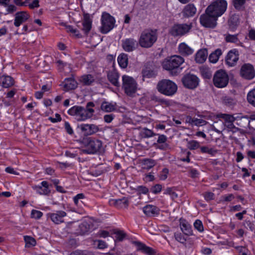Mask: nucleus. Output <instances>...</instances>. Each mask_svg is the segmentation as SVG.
Instances as JSON below:
<instances>
[{"label":"nucleus","mask_w":255,"mask_h":255,"mask_svg":"<svg viewBox=\"0 0 255 255\" xmlns=\"http://www.w3.org/2000/svg\"><path fill=\"white\" fill-rule=\"evenodd\" d=\"M78 128L85 136L93 135L99 130V126L95 124H82L78 126Z\"/></svg>","instance_id":"15"},{"label":"nucleus","mask_w":255,"mask_h":255,"mask_svg":"<svg viewBox=\"0 0 255 255\" xmlns=\"http://www.w3.org/2000/svg\"><path fill=\"white\" fill-rule=\"evenodd\" d=\"M247 99L248 103L255 107V88L250 91L247 96Z\"/></svg>","instance_id":"39"},{"label":"nucleus","mask_w":255,"mask_h":255,"mask_svg":"<svg viewBox=\"0 0 255 255\" xmlns=\"http://www.w3.org/2000/svg\"><path fill=\"white\" fill-rule=\"evenodd\" d=\"M207 50L205 48L201 49L196 53L195 60L197 63H203L207 59Z\"/></svg>","instance_id":"29"},{"label":"nucleus","mask_w":255,"mask_h":255,"mask_svg":"<svg viewBox=\"0 0 255 255\" xmlns=\"http://www.w3.org/2000/svg\"><path fill=\"white\" fill-rule=\"evenodd\" d=\"M222 54V50L220 49H217L209 55V59L211 62L215 63L218 61L220 56Z\"/></svg>","instance_id":"37"},{"label":"nucleus","mask_w":255,"mask_h":255,"mask_svg":"<svg viewBox=\"0 0 255 255\" xmlns=\"http://www.w3.org/2000/svg\"><path fill=\"white\" fill-rule=\"evenodd\" d=\"M141 163L144 166L142 168L148 170L153 166H154L156 163L155 160L150 158H144L141 160Z\"/></svg>","instance_id":"36"},{"label":"nucleus","mask_w":255,"mask_h":255,"mask_svg":"<svg viewBox=\"0 0 255 255\" xmlns=\"http://www.w3.org/2000/svg\"><path fill=\"white\" fill-rule=\"evenodd\" d=\"M227 4L226 0H215L207 6L206 10L208 13L213 14L218 18L226 11Z\"/></svg>","instance_id":"4"},{"label":"nucleus","mask_w":255,"mask_h":255,"mask_svg":"<svg viewBox=\"0 0 255 255\" xmlns=\"http://www.w3.org/2000/svg\"><path fill=\"white\" fill-rule=\"evenodd\" d=\"M239 24V17L237 14H233L229 20V24L231 28H235Z\"/></svg>","instance_id":"38"},{"label":"nucleus","mask_w":255,"mask_h":255,"mask_svg":"<svg viewBox=\"0 0 255 255\" xmlns=\"http://www.w3.org/2000/svg\"><path fill=\"white\" fill-rule=\"evenodd\" d=\"M194 227L198 232L202 233L204 231V227L202 222L200 220H195L194 223Z\"/></svg>","instance_id":"56"},{"label":"nucleus","mask_w":255,"mask_h":255,"mask_svg":"<svg viewBox=\"0 0 255 255\" xmlns=\"http://www.w3.org/2000/svg\"><path fill=\"white\" fill-rule=\"evenodd\" d=\"M217 19L218 18L213 14L208 13L205 10V13L202 14L200 17V22L205 27L213 28L217 25Z\"/></svg>","instance_id":"10"},{"label":"nucleus","mask_w":255,"mask_h":255,"mask_svg":"<svg viewBox=\"0 0 255 255\" xmlns=\"http://www.w3.org/2000/svg\"><path fill=\"white\" fill-rule=\"evenodd\" d=\"M201 152L203 153H208L212 155H215L217 152V150L213 148H210L208 146H202L200 147Z\"/></svg>","instance_id":"51"},{"label":"nucleus","mask_w":255,"mask_h":255,"mask_svg":"<svg viewBox=\"0 0 255 255\" xmlns=\"http://www.w3.org/2000/svg\"><path fill=\"white\" fill-rule=\"evenodd\" d=\"M138 42L132 38H126L122 40V47L126 52H132L138 47Z\"/></svg>","instance_id":"17"},{"label":"nucleus","mask_w":255,"mask_h":255,"mask_svg":"<svg viewBox=\"0 0 255 255\" xmlns=\"http://www.w3.org/2000/svg\"><path fill=\"white\" fill-rule=\"evenodd\" d=\"M150 100L155 103L160 105H164L168 106L170 105V102L164 99L161 98L160 97L157 96L154 94L151 95L150 97Z\"/></svg>","instance_id":"34"},{"label":"nucleus","mask_w":255,"mask_h":255,"mask_svg":"<svg viewBox=\"0 0 255 255\" xmlns=\"http://www.w3.org/2000/svg\"><path fill=\"white\" fill-rule=\"evenodd\" d=\"M164 194L169 195L173 200L177 198L178 197L177 194L174 191V189L173 188H167L165 190Z\"/></svg>","instance_id":"53"},{"label":"nucleus","mask_w":255,"mask_h":255,"mask_svg":"<svg viewBox=\"0 0 255 255\" xmlns=\"http://www.w3.org/2000/svg\"><path fill=\"white\" fill-rule=\"evenodd\" d=\"M239 59V53L237 49H233L229 51L226 57L225 62L229 67L235 66Z\"/></svg>","instance_id":"16"},{"label":"nucleus","mask_w":255,"mask_h":255,"mask_svg":"<svg viewBox=\"0 0 255 255\" xmlns=\"http://www.w3.org/2000/svg\"><path fill=\"white\" fill-rule=\"evenodd\" d=\"M32 189L40 195H47L50 193L49 185L47 181H42L40 185H33Z\"/></svg>","instance_id":"18"},{"label":"nucleus","mask_w":255,"mask_h":255,"mask_svg":"<svg viewBox=\"0 0 255 255\" xmlns=\"http://www.w3.org/2000/svg\"><path fill=\"white\" fill-rule=\"evenodd\" d=\"M118 62L121 68H126L128 64V55L124 53L120 54L118 57Z\"/></svg>","instance_id":"31"},{"label":"nucleus","mask_w":255,"mask_h":255,"mask_svg":"<svg viewBox=\"0 0 255 255\" xmlns=\"http://www.w3.org/2000/svg\"><path fill=\"white\" fill-rule=\"evenodd\" d=\"M133 244L137 247V250L147 255H154L155 251L151 248L147 246L145 244L138 242L135 241Z\"/></svg>","instance_id":"20"},{"label":"nucleus","mask_w":255,"mask_h":255,"mask_svg":"<svg viewBox=\"0 0 255 255\" xmlns=\"http://www.w3.org/2000/svg\"><path fill=\"white\" fill-rule=\"evenodd\" d=\"M223 103L227 106H231L236 104V101L231 97L226 96L223 98Z\"/></svg>","instance_id":"55"},{"label":"nucleus","mask_w":255,"mask_h":255,"mask_svg":"<svg viewBox=\"0 0 255 255\" xmlns=\"http://www.w3.org/2000/svg\"><path fill=\"white\" fill-rule=\"evenodd\" d=\"M84 195L82 193L77 194L73 198L75 204L77 206H81L82 204H83L82 199H84Z\"/></svg>","instance_id":"50"},{"label":"nucleus","mask_w":255,"mask_h":255,"mask_svg":"<svg viewBox=\"0 0 255 255\" xmlns=\"http://www.w3.org/2000/svg\"><path fill=\"white\" fill-rule=\"evenodd\" d=\"M43 215L42 212L40 211L32 210L31 212V217L35 219H40Z\"/></svg>","instance_id":"58"},{"label":"nucleus","mask_w":255,"mask_h":255,"mask_svg":"<svg viewBox=\"0 0 255 255\" xmlns=\"http://www.w3.org/2000/svg\"><path fill=\"white\" fill-rule=\"evenodd\" d=\"M111 205H115L117 208H127L128 205V200L126 197L118 199H112L109 201Z\"/></svg>","instance_id":"27"},{"label":"nucleus","mask_w":255,"mask_h":255,"mask_svg":"<svg viewBox=\"0 0 255 255\" xmlns=\"http://www.w3.org/2000/svg\"><path fill=\"white\" fill-rule=\"evenodd\" d=\"M218 117L224 119L225 120V123H234L237 119L232 115L226 114H219L218 115Z\"/></svg>","instance_id":"41"},{"label":"nucleus","mask_w":255,"mask_h":255,"mask_svg":"<svg viewBox=\"0 0 255 255\" xmlns=\"http://www.w3.org/2000/svg\"><path fill=\"white\" fill-rule=\"evenodd\" d=\"M169 174V170L167 168H164L159 174V178L161 180H165Z\"/></svg>","instance_id":"57"},{"label":"nucleus","mask_w":255,"mask_h":255,"mask_svg":"<svg viewBox=\"0 0 255 255\" xmlns=\"http://www.w3.org/2000/svg\"><path fill=\"white\" fill-rule=\"evenodd\" d=\"M156 135H158V138L157 140V142L158 143L161 144V143H165L166 142V141L167 140V138L166 136H165L164 134H156Z\"/></svg>","instance_id":"63"},{"label":"nucleus","mask_w":255,"mask_h":255,"mask_svg":"<svg viewBox=\"0 0 255 255\" xmlns=\"http://www.w3.org/2000/svg\"><path fill=\"white\" fill-rule=\"evenodd\" d=\"M116 239L119 241H122L126 236V233L123 231H118L115 232Z\"/></svg>","instance_id":"59"},{"label":"nucleus","mask_w":255,"mask_h":255,"mask_svg":"<svg viewBox=\"0 0 255 255\" xmlns=\"http://www.w3.org/2000/svg\"><path fill=\"white\" fill-rule=\"evenodd\" d=\"M94 106V104L92 102H88L85 108L81 106L79 121H84L90 119L95 112L92 108Z\"/></svg>","instance_id":"12"},{"label":"nucleus","mask_w":255,"mask_h":255,"mask_svg":"<svg viewBox=\"0 0 255 255\" xmlns=\"http://www.w3.org/2000/svg\"><path fill=\"white\" fill-rule=\"evenodd\" d=\"M192 24L191 23H175L170 29L169 33L175 36H182L187 34L191 29Z\"/></svg>","instance_id":"6"},{"label":"nucleus","mask_w":255,"mask_h":255,"mask_svg":"<svg viewBox=\"0 0 255 255\" xmlns=\"http://www.w3.org/2000/svg\"><path fill=\"white\" fill-rule=\"evenodd\" d=\"M39 0H33L30 3L28 4V7L30 9H34L39 7Z\"/></svg>","instance_id":"64"},{"label":"nucleus","mask_w":255,"mask_h":255,"mask_svg":"<svg viewBox=\"0 0 255 255\" xmlns=\"http://www.w3.org/2000/svg\"><path fill=\"white\" fill-rule=\"evenodd\" d=\"M178 51L179 53L184 56L190 55L194 52V49L184 42H182L179 45Z\"/></svg>","instance_id":"26"},{"label":"nucleus","mask_w":255,"mask_h":255,"mask_svg":"<svg viewBox=\"0 0 255 255\" xmlns=\"http://www.w3.org/2000/svg\"><path fill=\"white\" fill-rule=\"evenodd\" d=\"M187 146L190 150H195L200 147V143L196 140H192L187 142Z\"/></svg>","instance_id":"49"},{"label":"nucleus","mask_w":255,"mask_h":255,"mask_svg":"<svg viewBox=\"0 0 255 255\" xmlns=\"http://www.w3.org/2000/svg\"><path fill=\"white\" fill-rule=\"evenodd\" d=\"M142 76L144 78H152L156 77L157 73L154 70L146 68L142 71Z\"/></svg>","instance_id":"40"},{"label":"nucleus","mask_w":255,"mask_h":255,"mask_svg":"<svg viewBox=\"0 0 255 255\" xmlns=\"http://www.w3.org/2000/svg\"><path fill=\"white\" fill-rule=\"evenodd\" d=\"M240 75L246 79H253L255 76V71L253 66L249 63L244 64L241 68Z\"/></svg>","instance_id":"13"},{"label":"nucleus","mask_w":255,"mask_h":255,"mask_svg":"<svg viewBox=\"0 0 255 255\" xmlns=\"http://www.w3.org/2000/svg\"><path fill=\"white\" fill-rule=\"evenodd\" d=\"M143 213L148 217H153L159 214L160 210L155 206L147 205L143 208Z\"/></svg>","instance_id":"24"},{"label":"nucleus","mask_w":255,"mask_h":255,"mask_svg":"<svg viewBox=\"0 0 255 255\" xmlns=\"http://www.w3.org/2000/svg\"><path fill=\"white\" fill-rule=\"evenodd\" d=\"M180 229L184 235L192 236L193 235L191 226L186 220H181L180 222Z\"/></svg>","instance_id":"30"},{"label":"nucleus","mask_w":255,"mask_h":255,"mask_svg":"<svg viewBox=\"0 0 255 255\" xmlns=\"http://www.w3.org/2000/svg\"><path fill=\"white\" fill-rule=\"evenodd\" d=\"M97 243V247L99 249H104L108 247L107 243L102 240H97L95 241V243Z\"/></svg>","instance_id":"62"},{"label":"nucleus","mask_w":255,"mask_h":255,"mask_svg":"<svg viewBox=\"0 0 255 255\" xmlns=\"http://www.w3.org/2000/svg\"><path fill=\"white\" fill-rule=\"evenodd\" d=\"M102 147V142L95 138H88L85 141L83 152L88 154H95L100 151Z\"/></svg>","instance_id":"7"},{"label":"nucleus","mask_w":255,"mask_h":255,"mask_svg":"<svg viewBox=\"0 0 255 255\" xmlns=\"http://www.w3.org/2000/svg\"><path fill=\"white\" fill-rule=\"evenodd\" d=\"M122 88L128 96H132L137 90V83L131 77L124 75L122 76Z\"/></svg>","instance_id":"5"},{"label":"nucleus","mask_w":255,"mask_h":255,"mask_svg":"<svg viewBox=\"0 0 255 255\" xmlns=\"http://www.w3.org/2000/svg\"><path fill=\"white\" fill-rule=\"evenodd\" d=\"M157 36L156 29L150 28L144 29L141 33L139 38V45L142 48H150L157 41Z\"/></svg>","instance_id":"2"},{"label":"nucleus","mask_w":255,"mask_h":255,"mask_svg":"<svg viewBox=\"0 0 255 255\" xmlns=\"http://www.w3.org/2000/svg\"><path fill=\"white\" fill-rule=\"evenodd\" d=\"M247 0H233L232 3L234 7L238 10H242Z\"/></svg>","instance_id":"42"},{"label":"nucleus","mask_w":255,"mask_h":255,"mask_svg":"<svg viewBox=\"0 0 255 255\" xmlns=\"http://www.w3.org/2000/svg\"><path fill=\"white\" fill-rule=\"evenodd\" d=\"M200 72L202 77L206 79H210L212 77V73L209 68L202 67L200 68Z\"/></svg>","instance_id":"44"},{"label":"nucleus","mask_w":255,"mask_h":255,"mask_svg":"<svg viewBox=\"0 0 255 255\" xmlns=\"http://www.w3.org/2000/svg\"><path fill=\"white\" fill-rule=\"evenodd\" d=\"M102 26L101 31L102 33H107L114 27L115 20L113 16L107 12L102 14L101 18Z\"/></svg>","instance_id":"8"},{"label":"nucleus","mask_w":255,"mask_h":255,"mask_svg":"<svg viewBox=\"0 0 255 255\" xmlns=\"http://www.w3.org/2000/svg\"><path fill=\"white\" fill-rule=\"evenodd\" d=\"M184 62V59L181 56L174 55L165 59L162 62V67L172 75H177L181 71L182 68L180 66Z\"/></svg>","instance_id":"1"},{"label":"nucleus","mask_w":255,"mask_h":255,"mask_svg":"<svg viewBox=\"0 0 255 255\" xmlns=\"http://www.w3.org/2000/svg\"><path fill=\"white\" fill-rule=\"evenodd\" d=\"M24 241L25 242V246L27 248L34 246L36 245L35 240L31 237L25 236Z\"/></svg>","instance_id":"48"},{"label":"nucleus","mask_w":255,"mask_h":255,"mask_svg":"<svg viewBox=\"0 0 255 255\" xmlns=\"http://www.w3.org/2000/svg\"><path fill=\"white\" fill-rule=\"evenodd\" d=\"M101 109L105 112H112L116 110V104L108 102H104L101 104Z\"/></svg>","instance_id":"32"},{"label":"nucleus","mask_w":255,"mask_h":255,"mask_svg":"<svg viewBox=\"0 0 255 255\" xmlns=\"http://www.w3.org/2000/svg\"><path fill=\"white\" fill-rule=\"evenodd\" d=\"M194 125L196 126H204L207 124V122L202 119H199L197 118H195L194 120Z\"/></svg>","instance_id":"60"},{"label":"nucleus","mask_w":255,"mask_h":255,"mask_svg":"<svg viewBox=\"0 0 255 255\" xmlns=\"http://www.w3.org/2000/svg\"><path fill=\"white\" fill-rule=\"evenodd\" d=\"M174 237L175 240L178 242L186 244L187 239L185 238L184 236L181 233H175Z\"/></svg>","instance_id":"54"},{"label":"nucleus","mask_w":255,"mask_h":255,"mask_svg":"<svg viewBox=\"0 0 255 255\" xmlns=\"http://www.w3.org/2000/svg\"><path fill=\"white\" fill-rule=\"evenodd\" d=\"M197 8L193 3H189L186 5L181 13L184 17L189 18L193 17L196 13Z\"/></svg>","instance_id":"19"},{"label":"nucleus","mask_w":255,"mask_h":255,"mask_svg":"<svg viewBox=\"0 0 255 255\" xmlns=\"http://www.w3.org/2000/svg\"><path fill=\"white\" fill-rule=\"evenodd\" d=\"M64 90L68 91L71 90L75 89L78 86V83L74 77L72 76L70 78H66L62 83Z\"/></svg>","instance_id":"22"},{"label":"nucleus","mask_w":255,"mask_h":255,"mask_svg":"<svg viewBox=\"0 0 255 255\" xmlns=\"http://www.w3.org/2000/svg\"><path fill=\"white\" fill-rule=\"evenodd\" d=\"M162 186L160 184H156L151 188V191L154 194H157L161 192Z\"/></svg>","instance_id":"61"},{"label":"nucleus","mask_w":255,"mask_h":255,"mask_svg":"<svg viewBox=\"0 0 255 255\" xmlns=\"http://www.w3.org/2000/svg\"><path fill=\"white\" fill-rule=\"evenodd\" d=\"M47 216L53 223L59 225L64 222V218L67 216V213L64 211L58 210L49 213Z\"/></svg>","instance_id":"14"},{"label":"nucleus","mask_w":255,"mask_h":255,"mask_svg":"<svg viewBox=\"0 0 255 255\" xmlns=\"http://www.w3.org/2000/svg\"><path fill=\"white\" fill-rule=\"evenodd\" d=\"M90 229V226L86 222L81 223L79 226V233L81 235H84L88 233Z\"/></svg>","instance_id":"43"},{"label":"nucleus","mask_w":255,"mask_h":255,"mask_svg":"<svg viewBox=\"0 0 255 255\" xmlns=\"http://www.w3.org/2000/svg\"><path fill=\"white\" fill-rule=\"evenodd\" d=\"M140 135L143 138H149L154 135H156V134L150 129L147 128H144L141 131Z\"/></svg>","instance_id":"45"},{"label":"nucleus","mask_w":255,"mask_h":255,"mask_svg":"<svg viewBox=\"0 0 255 255\" xmlns=\"http://www.w3.org/2000/svg\"><path fill=\"white\" fill-rule=\"evenodd\" d=\"M238 34L232 35L230 34H226L224 35L225 36V40L227 42L237 43L239 42L238 38Z\"/></svg>","instance_id":"46"},{"label":"nucleus","mask_w":255,"mask_h":255,"mask_svg":"<svg viewBox=\"0 0 255 255\" xmlns=\"http://www.w3.org/2000/svg\"><path fill=\"white\" fill-rule=\"evenodd\" d=\"M29 17V14L26 11H20L15 14L14 25L19 27L22 23L25 22Z\"/></svg>","instance_id":"21"},{"label":"nucleus","mask_w":255,"mask_h":255,"mask_svg":"<svg viewBox=\"0 0 255 255\" xmlns=\"http://www.w3.org/2000/svg\"><path fill=\"white\" fill-rule=\"evenodd\" d=\"M80 81L83 85L89 86L95 82V78L91 74L84 75L81 76Z\"/></svg>","instance_id":"33"},{"label":"nucleus","mask_w":255,"mask_h":255,"mask_svg":"<svg viewBox=\"0 0 255 255\" xmlns=\"http://www.w3.org/2000/svg\"><path fill=\"white\" fill-rule=\"evenodd\" d=\"M92 20L90 18V15L88 13L84 14L83 20L82 22V30L84 33L87 34L90 31L92 27Z\"/></svg>","instance_id":"25"},{"label":"nucleus","mask_w":255,"mask_h":255,"mask_svg":"<svg viewBox=\"0 0 255 255\" xmlns=\"http://www.w3.org/2000/svg\"><path fill=\"white\" fill-rule=\"evenodd\" d=\"M157 91L167 96H172L177 90V86L171 80L163 79L159 81L156 86Z\"/></svg>","instance_id":"3"},{"label":"nucleus","mask_w":255,"mask_h":255,"mask_svg":"<svg viewBox=\"0 0 255 255\" xmlns=\"http://www.w3.org/2000/svg\"><path fill=\"white\" fill-rule=\"evenodd\" d=\"M182 82L185 87L190 89H194L198 86L199 80L194 75L187 74L182 78Z\"/></svg>","instance_id":"11"},{"label":"nucleus","mask_w":255,"mask_h":255,"mask_svg":"<svg viewBox=\"0 0 255 255\" xmlns=\"http://www.w3.org/2000/svg\"><path fill=\"white\" fill-rule=\"evenodd\" d=\"M135 191L137 192L138 195H140L141 194H146L148 193V189L144 186H138L135 189Z\"/></svg>","instance_id":"52"},{"label":"nucleus","mask_w":255,"mask_h":255,"mask_svg":"<svg viewBox=\"0 0 255 255\" xmlns=\"http://www.w3.org/2000/svg\"><path fill=\"white\" fill-rule=\"evenodd\" d=\"M120 75L117 71L115 70L110 71L108 74V78L109 81L114 86L120 87V84L119 82Z\"/></svg>","instance_id":"28"},{"label":"nucleus","mask_w":255,"mask_h":255,"mask_svg":"<svg viewBox=\"0 0 255 255\" xmlns=\"http://www.w3.org/2000/svg\"><path fill=\"white\" fill-rule=\"evenodd\" d=\"M14 84L13 78L8 75H3L0 76V86L3 88H8Z\"/></svg>","instance_id":"23"},{"label":"nucleus","mask_w":255,"mask_h":255,"mask_svg":"<svg viewBox=\"0 0 255 255\" xmlns=\"http://www.w3.org/2000/svg\"><path fill=\"white\" fill-rule=\"evenodd\" d=\"M81 106H73L68 110V113L71 116H74L75 119L77 121H79L80 115V111H81Z\"/></svg>","instance_id":"35"},{"label":"nucleus","mask_w":255,"mask_h":255,"mask_svg":"<svg viewBox=\"0 0 255 255\" xmlns=\"http://www.w3.org/2000/svg\"><path fill=\"white\" fill-rule=\"evenodd\" d=\"M56 64L57 65L58 69L60 71H64L65 67H68L70 70L71 69V64H68L66 62H64L63 61H62L61 60H57L56 61Z\"/></svg>","instance_id":"47"},{"label":"nucleus","mask_w":255,"mask_h":255,"mask_svg":"<svg viewBox=\"0 0 255 255\" xmlns=\"http://www.w3.org/2000/svg\"><path fill=\"white\" fill-rule=\"evenodd\" d=\"M213 83L215 87L219 88H224L229 83V77L226 72L223 70L216 72L213 77Z\"/></svg>","instance_id":"9"}]
</instances>
